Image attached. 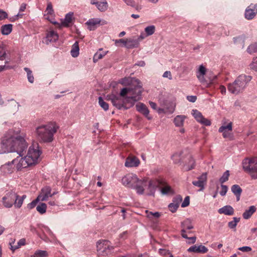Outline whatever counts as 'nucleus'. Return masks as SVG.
I'll use <instances>...</instances> for the list:
<instances>
[{
    "mask_svg": "<svg viewBox=\"0 0 257 257\" xmlns=\"http://www.w3.org/2000/svg\"><path fill=\"white\" fill-rule=\"evenodd\" d=\"M1 145L3 152L7 154V158L12 159L2 165L1 170L5 173H11L14 169V164L24 155L28 148L25 135L20 134L19 131H10L1 139Z\"/></svg>",
    "mask_w": 257,
    "mask_h": 257,
    "instance_id": "1",
    "label": "nucleus"
},
{
    "mask_svg": "<svg viewBox=\"0 0 257 257\" xmlns=\"http://www.w3.org/2000/svg\"><path fill=\"white\" fill-rule=\"evenodd\" d=\"M58 126L55 123H49L38 126L36 133L38 140L42 142H51Z\"/></svg>",
    "mask_w": 257,
    "mask_h": 257,
    "instance_id": "2",
    "label": "nucleus"
},
{
    "mask_svg": "<svg viewBox=\"0 0 257 257\" xmlns=\"http://www.w3.org/2000/svg\"><path fill=\"white\" fill-rule=\"evenodd\" d=\"M251 79V76L245 74L240 75L232 83H229L228 85V90L231 93L237 94L244 90Z\"/></svg>",
    "mask_w": 257,
    "mask_h": 257,
    "instance_id": "3",
    "label": "nucleus"
},
{
    "mask_svg": "<svg viewBox=\"0 0 257 257\" xmlns=\"http://www.w3.org/2000/svg\"><path fill=\"white\" fill-rule=\"evenodd\" d=\"M242 168L252 179H257V158H245L242 161Z\"/></svg>",
    "mask_w": 257,
    "mask_h": 257,
    "instance_id": "4",
    "label": "nucleus"
},
{
    "mask_svg": "<svg viewBox=\"0 0 257 257\" xmlns=\"http://www.w3.org/2000/svg\"><path fill=\"white\" fill-rule=\"evenodd\" d=\"M109 241L107 240H100L97 243V250L99 255H107L110 253L113 247L109 245Z\"/></svg>",
    "mask_w": 257,
    "mask_h": 257,
    "instance_id": "5",
    "label": "nucleus"
},
{
    "mask_svg": "<svg viewBox=\"0 0 257 257\" xmlns=\"http://www.w3.org/2000/svg\"><path fill=\"white\" fill-rule=\"evenodd\" d=\"M41 154L38 144L33 145L30 147L27 156L31 162H33V165L37 163L38 159Z\"/></svg>",
    "mask_w": 257,
    "mask_h": 257,
    "instance_id": "6",
    "label": "nucleus"
},
{
    "mask_svg": "<svg viewBox=\"0 0 257 257\" xmlns=\"http://www.w3.org/2000/svg\"><path fill=\"white\" fill-rule=\"evenodd\" d=\"M19 197V196L12 190L8 192L2 198L4 206L6 208L12 207L14 204L15 205V202Z\"/></svg>",
    "mask_w": 257,
    "mask_h": 257,
    "instance_id": "7",
    "label": "nucleus"
},
{
    "mask_svg": "<svg viewBox=\"0 0 257 257\" xmlns=\"http://www.w3.org/2000/svg\"><path fill=\"white\" fill-rule=\"evenodd\" d=\"M134 87H130V94L133 96H137L139 100L141 98L142 93L143 91L141 82L138 79L133 78L131 81Z\"/></svg>",
    "mask_w": 257,
    "mask_h": 257,
    "instance_id": "8",
    "label": "nucleus"
},
{
    "mask_svg": "<svg viewBox=\"0 0 257 257\" xmlns=\"http://www.w3.org/2000/svg\"><path fill=\"white\" fill-rule=\"evenodd\" d=\"M137 181V176L133 174H128L121 179L122 183L124 185L132 188L135 186V183Z\"/></svg>",
    "mask_w": 257,
    "mask_h": 257,
    "instance_id": "9",
    "label": "nucleus"
},
{
    "mask_svg": "<svg viewBox=\"0 0 257 257\" xmlns=\"http://www.w3.org/2000/svg\"><path fill=\"white\" fill-rule=\"evenodd\" d=\"M232 131V122H230L227 125H222L219 128V132L222 133L224 138L229 139L230 140L234 139L233 134L231 133Z\"/></svg>",
    "mask_w": 257,
    "mask_h": 257,
    "instance_id": "10",
    "label": "nucleus"
},
{
    "mask_svg": "<svg viewBox=\"0 0 257 257\" xmlns=\"http://www.w3.org/2000/svg\"><path fill=\"white\" fill-rule=\"evenodd\" d=\"M107 99L110 100L113 106L118 109L124 108L123 98L120 96H116L113 94L107 95Z\"/></svg>",
    "mask_w": 257,
    "mask_h": 257,
    "instance_id": "11",
    "label": "nucleus"
},
{
    "mask_svg": "<svg viewBox=\"0 0 257 257\" xmlns=\"http://www.w3.org/2000/svg\"><path fill=\"white\" fill-rule=\"evenodd\" d=\"M257 14V4H250L245 11L244 17L247 20H252Z\"/></svg>",
    "mask_w": 257,
    "mask_h": 257,
    "instance_id": "12",
    "label": "nucleus"
},
{
    "mask_svg": "<svg viewBox=\"0 0 257 257\" xmlns=\"http://www.w3.org/2000/svg\"><path fill=\"white\" fill-rule=\"evenodd\" d=\"M148 184V179L143 178L140 179L138 178V181L136 182L135 186L133 188L136 190L137 192L139 194H143L144 193V187Z\"/></svg>",
    "mask_w": 257,
    "mask_h": 257,
    "instance_id": "13",
    "label": "nucleus"
},
{
    "mask_svg": "<svg viewBox=\"0 0 257 257\" xmlns=\"http://www.w3.org/2000/svg\"><path fill=\"white\" fill-rule=\"evenodd\" d=\"M20 159L16 165L17 169L18 171L33 165V162H31L30 159L28 158L27 156L24 158L22 157H20Z\"/></svg>",
    "mask_w": 257,
    "mask_h": 257,
    "instance_id": "14",
    "label": "nucleus"
},
{
    "mask_svg": "<svg viewBox=\"0 0 257 257\" xmlns=\"http://www.w3.org/2000/svg\"><path fill=\"white\" fill-rule=\"evenodd\" d=\"M181 227L182 228L181 231L182 236L183 238H188L186 234L187 230L192 229L194 228V226L192 224L191 220L187 219L181 222Z\"/></svg>",
    "mask_w": 257,
    "mask_h": 257,
    "instance_id": "15",
    "label": "nucleus"
},
{
    "mask_svg": "<svg viewBox=\"0 0 257 257\" xmlns=\"http://www.w3.org/2000/svg\"><path fill=\"white\" fill-rule=\"evenodd\" d=\"M193 115L197 121L204 124L206 126H209L211 125V121L205 118L201 113L198 111L197 110H193Z\"/></svg>",
    "mask_w": 257,
    "mask_h": 257,
    "instance_id": "16",
    "label": "nucleus"
},
{
    "mask_svg": "<svg viewBox=\"0 0 257 257\" xmlns=\"http://www.w3.org/2000/svg\"><path fill=\"white\" fill-rule=\"evenodd\" d=\"M90 3L94 5L100 12H105L108 7L106 0H91Z\"/></svg>",
    "mask_w": 257,
    "mask_h": 257,
    "instance_id": "17",
    "label": "nucleus"
},
{
    "mask_svg": "<svg viewBox=\"0 0 257 257\" xmlns=\"http://www.w3.org/2000/svg\"><path fill=\"white\" fill-rule=\"evenodd\" d=\"M139 101V98L137 96H130L123 98L124 109H127L134 106L135 103Z\"/></svg>",
    "mask_w": 257,
    "mask_h": 257,
    "instance_id": "18",
    "label": "nucleus"
},
{
    "mask_svg": "<svg viewBox=\"0 0 257 257\" xmlns=\"http://www.w3.org/2000/svg\"><path fill=\"white\" fill-rule=\"evenodd\" d=\"M140 163L139 159L135 156L128 157L125 160V166L126 167H137Z\"/></svg>",
    "mask_w": 257,
    "mask_h": 257,
    "instance_id": "19",
    "label": "nucleus"
},
{
    "mask_svg": "<svg viewBox=\"0 0 257 257\" xmlns=\"http://www.w3.org/2000/svg\"><path fill=\"white\" fill-rule=\"evenodd\" d=\"M208 248L203 245H196L191 246L188 249L189 252H194L196 253H205L208 251Z\"/></svg>",
    "mask_w": 257,
    "mask_h": 257,
    "instance_id": "20",
    "label": "nucleus"
},
{
    "mask_svg": "<svg viewBox=\"0 0 257 257\" xmlns=\"http://www.w3.org/2000/svg\"><path fill=\"white\" fill-rule=\"evenodd\" d=\"M136 107L137 110L144 114L148 119H151V117L149 116V110L146 105L143 103H139L136 105Z\"/></svg>",
    "mask_w": 257,
    "mask_h": 257,
    "instance_id": "21",
    "label": "nucleus"
},
{
    "mask_svg": "<svg viewBox=\"0 0 257 257\" xmlns=\"http://www.w3.org/2000/svg\"><path fill=\"white\" fill-rule=\"evenodd\" d=\"M139 45V39L128 38L126 39L125 47L127 49H133L138 47Z\"/></svg>",
    "mask_w": 257,
    "mask_h": 257,
    "instance_id": "22",
    "label": "nucleus"
},
{
    "mask_svg": "<svg viewBox=\"0 0 257 257\" xmlns=\"http://www.w3.org/2000/svg\"><path fill=\"white\" fill-rule=\"evenodd\" d=\"M51 189L49 186H46L43 188L42 189V194L41 195H39L38 196H41V200L42 201H46L48 198L50 197H52V195L51 193Z\"/></svg>",
    "mask_w": 257,
    "mask_h": 257,
    "instance_id": "23",
    "label": "nucleus"
},
{
    "mask_svg": "<svg viewBox=\"0 0 257 257\" xmlns=\"http://www.w3.org/2000/svg\"><path fill=\"white\" fill-rule=\"evenodd\" d=\"M59 36L56 32L54 31H51L47 34L46 39V43L48 44L49 42H56L58 39Z\"/></svg>",
    "mask_w": 257,
    "mask_h": 257,
    "instance_id": "24",
    "label": "nucleus"
},
{
    "mask_svg": "<svg viewBox=\"0 0 257 257\" xmlns=\"http://www.w3.org/2000/svg\"><path fill=\"white\" fill-rule=\"evenodd\" d=\"M220 214H224L227 215H232L234 213L233 208L230 205H226L218 210Z\"/></svg>",
    "mask_w": 257,
    "mask_h": 257,
    "instance_id": "25",
    "label": "nucleus"
},
{
    "mask_svg": "<svg viewBox=\"0 0 257 257\" xmlns=\"http://www.w3.org/2000/svg\"><path fill=\"white\" fill-rule=\"evenodd\" d=\"M73 16V13L72 12H70L67 14L64 20L62 21L61 25L65 27H69L70 26V24L71 23L72 21Z\"/></svg>",
    "mask_w": 257,
    "mask_h": 257,
    "instance_id": "26",
    "label": "nucleus"
},
{
    "mask_svg": "<svg viewBox=\"0 0 257 257\" xmlns=\"http://www.w3.org/2000/svg\"><path fill=\"white\" fill-rule=\"evenodd\" d=\"M6 52H5L4 48L0 46V60L1 61L4 60L6 58ZM7 62H8L7 61H5L4 62V64H3V63L0 64V71L4 70L6 68L8 67L6 66V64Z\"/></svg>",
    "mask_w": 257,
    "mask_h": 257,
    "instance_id": "27",
    "label": "nucleus"
},
{
    "mask_svg": "<svg viewBox=\"0 0 257 257\" xmlns=\"http://www.w3.org/2000/svg\"><path fill=\"white\" fill-rule=\"evenodd\" d=\"M100 23V20L98 19H92L87 22L86 24L88 26V29L90 31H92L94 30L96 28V25L99 24Z\"/></svg>",
    "mask_w": 257,
    "mask_h": 257,
    "instance_id": "28",
    "label": "nucleus"
},
{
    "mask_svg": "<svg viewBox=\"0 0 257 257\" xmlns=\"http://www.w3.org/2000/svg\"><path fill=\"white\" fill-rule=\"evenodd\" d=\"M256 209V207L254 206H250L249 209L246 210L242 214L243 218L245 219H249L255 212Z\"/></svg>",
    "mask_w": 257,
    "mask_h": 257,
    "instance_id": "29",
    "label": "nucleus"
},
{
    "mask_svg": "<svg viewBox=\"0 0 257 257\" xmlns=\"http://www.w3.org/2000/svg\"><path fill=\"white\" fill-rule=\"evenodd\" d=\"M175 110V107L173 104H170L169 106L164 107V108H160L158 110L159 113H172Z\"/></svg>",
    "mask_w": 257,
    "mask_h": 257,
    "instance_id": "30",
    "label": "nucleus"
},
{
    "mask_svg": "<svg viewBox=\"0 0 257 257\" xmlns=\"http://www.w3.org/2000/svg\"><path fill=\"white\" fill-rule=\"evenodd\" d=\"M148 189L149 190V193L148 195L154 196L155 190L157 188V185L152 180H149L148 181Z\"/></svg>",
    "mask_w": 257,
    "mask_h": 257,
    "instance_id": "31",
    "label": "nucleus"
},
{
    "mask_svg": "<svg viewBox=\"0 0 257 257\" xmlns=\"http://www.w3.org/2000/svg\"><path fill=\"white\" fill-rule=\"evenodd\" d=\"M79 54V47L78 42H75L72 46L71 54L73 57H77Z\"/></svg>",
    "mask_w": 257,
    "mask_h": 257,
    "instance_id": "32",
    "label": "nucleus"
},
{
    "mask_svg": "<svg viewBox=\"0 0 257 257\" xmlns=\"http://www.w3.org/2000/svg\"><path fill=\"white\" fill-rule=\"evenodd\" d=\"M15 239L14 241L10 242V245H11V249L13 251L16 249L20 247L22 245H24L26 243V240L25 238L21 239L18 242L17 245H13V244L14 243Z\"/></svg>",
    "mask_w": 257,
    "mask_h": 257,
    "instance_id": "33",
    "label": "nucleus"
},
{
    "mask_svg": "<svg viewBox=\"0 0 257 257\" xmlns=\"http://www.w3.org/2000/svg\"><path fill=\"white\" fill-rule=\"evenodd\" d=\"M195 166V160L192 157H190L188 164L185 165L184 166V170L186 171H190L194 168Z\"/></svg>",
    "mask_w": 257,
    "mask_h": 257,
    "instance_id": "34",
    "label": "nucleus"
},
{
    "mask_svg": "<svg viewBox=\"0 0 257 257\" xmlns=\"http://www.w3.org/2000/svg\"><path fill=\"white\" fill-rule=\"evenodd\" d=\"M13 26L12 24L5 25L1 27V33L3 35H9L12 31Z\"/></svg>",
    "mask_w": 257,
    "mask_h": 257,
    "instance_id": "35",
    "label": "nucleus"
},
{
    "mask_svg": "<svg viewBox=\"0 0 257 257\" xmlns=\"http://www.w3.org/2000/svg\"><path fill=\"white\" fill-rule=\"evenodd\" d=\"M185 116L184 115H177L174 119V122L176 126H182L183 125Z\"/></svg>",
    "mask_w": 257,
    "mask_h": 257,
    "instance_id": "36",
    "label": "nucleus"
},
{
    "mask_svg": "<svg viewBox=\"0 0 257 257\" xmlns=\"http://www.w3.org/2000/svg\"><path fill=\"white\" fill-rule=\"evenodd\" d=\"M233 220L232 221L228 222V226L229 228L233 229L234 231H235V227L237 225V223L240 221V218L233 217Z\"/></svg>",
    "mask_w": 257,
    "mask_h": 257,
    "instance_id": "37",
    "label": "nucleus"
},
{
    "mask_svg": "<svg viewBox=\"0 0 257 257\" xmlns=\"http://www.w3.org/2000/svg\"><path fill=\"white\" fill-rule=\"evenodd\" d=\"M47 205L44 203H40L36 207L37 211L40 214H44L46 212Z\"/></svg>",
    "mask_w": 257,
    "mask_h": 257,
    "instance_id": "38",
    "label": "nucleus"
},
{
    "mask_svg": "<svg viewBox=\"0 0 257 257\" xmlns=\"http://www.w3.org/2000/svg\"><path fill=\"white\" fill-rule=\"evenodd\" d=\"M98 103L99 105L101 106L102 108L104 109V110L106 111L108 109V104L105 102L103 99L102 97L101 96L99 97L98 98Z\"/></svg>",
    "mask_w": 257,
    "mask_h": 257,
    "instance_id": "39",
    "label": "nucleus"
},
{
    "mask_svg": "<svg viewBox=\"0 0 257 257\" xmlns=\"http://www.w3.org/2000/svg\"><path fill=\"white\" fill-rule=\"evenodd\" d=\"M48 256V253L45 250H38L32 257H46Z\"/></svg>",
    "mask_w": 257,
    "mask_h": 257,
    "instance_id": "40",
    "label": "nucleus"
},
{
    "mask_svg": "<svg viewBox=\"0 0 257 257\" xmlns=\"http://www.w3.org/2000/svg\"><path fill=\"white\" fill-rule=\"evenodd\" d=\"M106 52H103L102 53L97 52L93 56V62L96 63L99 59H102L106 54Z\"/></svg>",
    "mask_w": 257,
    "mask_h": 257,
    "instance_id": "41",
    "label": "nucleus"
},
{
    "mask_svg": "<svg viewBox=\"0 0 257 257\" xmlns=\"http://www.w3.org/2000/svg\"><path fill=\"white\" fill-rule=\"evenodd\" d=\"M161 193L163 195H167L169 193L173 194V191L172 190L171 187L169 185H166L164 187L161 189Z\"/></svg>",
    "mask_w": 257,
    "mask_h": 257,
    "instance_id": "42",
    "label": "nucleus"
},
{
    "mask_svg": "<svg viewBox=\"0 0 257 257\" xmlns=\"http://www.w3.org/2000/svg\"><path fill=\"white\" fill-rule=\"evenodd\" d=\"M24 70L27 73V77L29 81L31 83H33L34 81V77L32 74V71L27 67H25Z\"/></svg>",
    "mask_w": 257,
    "mask_h": 257,
    "instance_id": "43",
    "label": "nucleus"
},
{
    "mask_svg": "<svg viewBox=\"0 0 257 257\" xmlns=\"http://www.w3.org/2000/svg\"><path fill=\"white\" fill-rule=\"evenodd\" d=\"M229 171L228 170L226 171L222 176L219 179V182L221 184H223L228 180L229 176Z\"/></svg>",
    "mask_w": 257,
    "mask_h": 257,
    "instance_id": "44",
    "label": "nucleus"
},
{
    "mask_svg": "<svg viewBox=\"0 0 257 257\" xmlns=\"http://www.w3.org/2000/svg\"><path fill=\"white\" fill-rule=\"evenodd\" d=\"M41 196H38L36 199L34 200L31 203H29L27 205L28 208H29V209H32L33 208H34L36 206L38 202L40 200H41Z\"/></svg>",
    "mask_w": 257,
    "mask_h": 257,
    "instance_id": "45",
    "label": "nucleus"
},
{
    "mask_svg": "<svg viewBox=\"0 0 257 257\" xmlns=\"http://www.w3.org/2000/svg\"><path fill=\"white\" fill-rule=\"evenodd\" d=\"M247 51L248 53L251 54L257 52V43H254L250 45L247 49Z\"/></svg>",
    "mask_w": 257,
    "mask_h": 257,
    "instance_id": "46",
    "label": "nucleus"
},
{
    "mask_svg": "<svg viewBox=\"0 0 257 257\" xmlns=\"http://www.w3.org/2000/svg\"><path fill=\"white\" fill-rule=\"evenodd\" d=\"M231 191L234 195L241 194L242 192V189L238 185H233L231 187Z\"/></svg>",
    "mask_w": 257,
    "mask_h": 257,
    "instance_id": "47",
    "label": "nucleus"
},
{
    "mask_svg": "<svg viewBox=\"0 0 257 257\" xmlns=\"http://www.w3.org/2000/svg\"><path fill=\"white\" fill-rule=\"evenodd\" d=\"M155 27L153 25L148 26L145 28V32L148 36L153 34L155 32Z\"/></svg>",
    "mask_w": 257,
    "mask_h": 257,
    "instance_id": "48",
    "label": "nucleus"
},
{
    "mask_svg": "<svg viewBox=\"0 0 257 257\" xmlns=\"http://www.w3.org/2000/svg\"><path fill=\"white\" fill-rule=\"evenodd\" d=\"M146 212L147 214V217L149 218H151L152 216H154L155 218H159L160 216V213L158 212H152L151 211H149L148 210H146Z\"/></svg>",
    "mask_w": 257,
    "mask_h": 257,
    "instance_id": "49",
    "label": "nucleus"
},
{
    "mask_svg": "<svg viewBox=\"0 0 257 257\" xmlns=\"http://www.w3.org/2000/svg\"><path fill=\"white\" fill-rule=\"evenodd\" d=\"M131 90H132L130 89V87L128 88H122L120 92V96L122 97V98L125 97V96L126 94L127 93L130 94V91Z\"/></svg>",
    "mask_w": 257,
    "mask_h": 257,
    "instance_id": "50",
    "label": "nucleus"
},
{
    "mask_svg": "<svg viewBox=\"0 0 257 257\" xmlns=\"http://www.w3.org/2000/svg\"><path fill=\"white\" fill-rule=\"evenodd\" d=\"M192 184L197 187L200 188V190L202 191L204 188V184L200 181H193Z\"/></svg>",
    "mask_w": 257,
    "mask_h": 257,
    "instance_id": "51",
    "label": "nucleus"
},
{
    "mask_svg": "<svg viewBox=\"0 0 257 257\" xmlns=\"http://www.w3.org/2000/svg\"><path fill=\"white\" fill-rule=\"evenodd\" d=\"M182 201V197L180 195H177L173 198V203L176 205H178L179 206L180 203Z\"/></svg>",
    "mask_w": 257,
    "mask_h": 257,
    "instance_id": "52",
    "label": "nucleus"
},
{
    "mask_svg": "<svg viewBox=\"0 0 257 257\" xmlns=\"http://www.w3.org/2000/svg\"><path fill=\"white\" fill-rule=\"evenodd\" d=\"M168 207L170 209V210L172 212L174 213L176 211L178 208L179 207V206H178V205H176L175 203L172 202L169 205Z\"/></svg>",
    "mask_w": 257,
    "mask_h": 257,
    "instance_id": "53",
    "label": "nucleus"
},
{
    "mask_svg": "<svg viewBox=\"0 0 257 257\" xmlns=\"http://www.w3.org/2000/svg\"><path fill=\"white\" fill-rule=\"evenodd\" d=\"M23 199H21L20 197H18V200H16L15 202V207L18 208H20L23 203Z\"/></svg>",
    "mask_w": 257,
    "mask_h": 257,
    "instance_id": "54",
    "label": "nucleus"
},
{
    "mask_svg": "<svg viewBox=\"0 0 257 257\" xmlns=\"http://www.w3.org/2000/svg\"><path fill=\"white\" fill-rule=\"evenodd\" d=\"M198 181H201L204 184L207 181V173H203L200 176L198 177Z\"/></svg>",
    "mask_w": 257,
    "mask_h": 257,
    "instance_id": "55",
    "label": "nucleus"
},
{
    "mask_svg": "<svg viewBox=\"0 0 257 257\" xmlns=\"http://www.w3.org/2000/svg\"><path fill=\"white\" fill-rule=\"evenodd\" d=\"M221 191L220 192V194L221 196H224L226 194L228 190L227 186L226 185H224L221 184Z\"/></svg>",
    "mask_w": 257,
    "mask_h": 257,
    "instance_id": "56",
    "label": "nucleus"
},
{
    "mask_svg": "<svg viewBox=\"0 0 257 257\" xmlns=\"http://www.w3.org/2000/svg\"><path fill=\"white\" fill-rule=\"evenodd\" d=\"M189 203H190L189 196H186L185 198L184 201L182 202V203L181 204V207H186L189 205Z\"/></svg>",
    "mask_w": 257,
    "mask_h": 257,
    "instance_id": "57",
    "label": "nucleus"
},
{
    "mask_svg": "<svg viewBox=\"0 0 257 257\" xmlns=\"http://www.w3.org/2000/svg\"><path fill=\"white\" fill-rule=\"evenodd\" d=\"M46 11L47 12V14L52 15L54 11L53 9L52 5L51 3L48 4Z\"/></svg>",
    "mask_w": 257,
    "mask_h": 257,
    "instance_id": "58",
    "label": "nucleus"
},
{
    "mask_svg": "<svg viewBox=\"0 0 257 257\" xmlns=\"http://www.w3.org/2000/svg\"><path fill=\"white\" fill-rule=\"evenodd\" d=\"M8 18V14L6 12L0 9V21Z\"/></svg>",
    "mask_w": 257,
    "mask_h": 257,
    "instance_id": "59",
    "label": "nucleus"
},
{
    "mask_svg": "<svg viewBox=\"0 0 257 257\" xmlns=\"http://www.w3.org/2000/svg\"><path fill=\"white\" fill-rule=\"evenodd\" d=\"M233 39H234V42L235 43H237L238 42H240L241 44H242V45L243 46L244 41V38L243 37H236V38H234Z\"/></svg>",
    "mask_w": 257,
    "mask_h": 257,
    "instance_id": "60",
    "label": "nucleus"
},
{
    "mask_svg": "<svg viewBox=\"0 0 257 257\" xmlns=\"http://www.w3.org/2000/svg\"><path fill=\"white\" fill-rule=\"evenodd\" d=\"M206 71V70L205 67L204 66H203L202 65H200L199 67V72L200 74L201 75H202V76H203L205 74Z\"/></svg>",
    "mask_w": 257,
    "mask_h": 257,
    "instance_id": "61",
    "label": "nucleus"
},
{
    "mask_svg": "<svg viewBox=\"0 0 257 257\" xmlns=\"http://www.w3.org/2000/svg\"><path fill=\"white\" fill-rule=\"evenodd\" d=\"M238 250L243 252H249L251 250V248L249 246H242L238 248Z\"/></svg>",
    "mask_w": 257,
    "mask_h": 257,
    "instance_id": "62",
    "label": "nucleus"
},
{
    "mask_svg": "<svg viewBox=\"0 0 257 257\" xmlns=\"http://www.w3.org/2000/svg\"><path fill=\"white\" fill-rule=\"evenodd\" d=\"M251 68L257 71V57L254 58L251 64Z\"/></svg>",
    "mask_w": 257,
    "mask_h": 257,
    "instance_id": "63",
    "label": "nucleus"
},
{
    "mask_svg": "<svg viewBox=\"0 0 257 257\" xmlns=\"http://www.w3.org/2000/svg\"><path fill=\"white\" fill-rule=\"evenodd\" d=\"M163 76L165 78H168L170 80L172 79L171 73L169 71H165L164 73Z\"/></svg>",
    "mask_w": 257,
    "mask_h": 257,
    "instance_id": "64",
    "label": "nucleus"
}]
</instances>
